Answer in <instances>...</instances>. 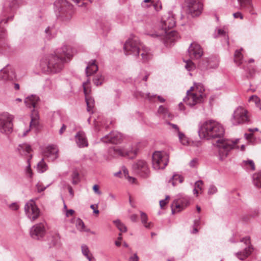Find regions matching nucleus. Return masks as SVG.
<instances>
[{
  "instance_id": "nucleus-56",
  "label": "nucleus",
  "mask_w": 261,
  "mask_h": 261,
  "mask_svg": "<svg viewBox=\"0 0 261 261\" xmlns=\"http://www.w3.org/2000/svg\"><path fill=\"white\" fill-rule=\"evenodd\" d=\"M50 27H48L47 28H46L45 30V32L46 34V37L48 39H50L51 38V34L50 33Z\"/></svg>"
},
{
  "instance_id": "nucleus-48",
  "label": "nucleus",
  "mask_w": 261,
  "mask_h": 261,
  "mask_svg": "<svg viewBox=\"0 0 261 261\" xmlns=\"http://www.w3.org/2000/svg\"><path fill=\"white\" fill-rule=\"evenodd\" d=\"M169 198V196L167 195L166 196V198L163 200H161L160 201V207L163 208L164 206L167 204L166 200H168Z\"/></svg>"
},
{
  "instance_id": "nucleus-53",
  "label": "nucleus",
  "mask_w": 261,
  "mask_h": 261,
  "mask_svg": "<svg viewBox=\"0 0 261 261\" xmlns=\"http://www.w3.org/2000/svg\"><path fill=\"white\" fill-rule=\"evenodd\" d=\"M233 16L235 18H240L241 19H243V16L240 12H238L233 14Z\"/></svg>"
},
{
  "instance_id": "nucleus-27",
  "label": "nucleus",
  "mask_w": 261,
  "mask_h": 261,
  "mask_svg": "<svg viewBox=\"0 0 261 261\" xmlns=\"http://www.w3.org/2000/svg\"><path fill=\"white\" fill-rule=\"evenodd\" d=\"M219 37H224L228 43V36L226 32L223 29H216L214 34V37L217 38Z\"/></svg>"
},
{
  "instance_id": "nucleus-39",
  "label": "nucleus",
  "mask_w": 261,
  "mask_h": 261,
  "mask_svg": "<svg viewBox=\"0 0 261 261\" xmlns=\"http://www.w3.org/2000/svg\"><path fill=\"white\" fill-rule=\"evenodd\" d=\"M76 227L80 231H84L85 230V224L84 222L81 219H78L76 220Z\"/></svg>"
},
{
  "instance_id": "nucleus-59",
  "label": "nucleus",
  "mask_w": 261,
  "mask_h": 261,
  "mask_svg": "<svg viewBox=\"0 0 261 261\" xmlns=\"http://www.w3.org/2000/svg\"><path fill=\"white\" fill-rule=\"evenodd\" d=\"M74 213V211L73 210H67L66 213L67 217L72 216Z\"/></svg>"
},
{
  "instance_id": "nucleus-54",
  "label": "nucleus",
  "mask_w": 261,
  "mask_h": 261,
  "mask_svg": "<svg viewBox=\"0 0 261 261\" xmlns=\"http://www.w3.org/2000/svg\"><path fill=\"white\" fill-rule=\"evenodd\" d=\"M139 257L136 253H135L133 256L129 258V261H138Z\"/></svg>"
},
{
  "instance_id": "nucleus-37",
  "label": "nucleus",
  "mask_w": 261,
  "mask_h": 261,
  "mask_svg": "<svg viewBox=\"0 0 261 261\" xmlns=\"http://www.w3.org/2000/svg\"><path fill=\"white\" fill-rule=\"evenodd\" d=\"M178 137L180 142L183 145H185L188 144V139L186 138L185 135L180 131H178Z\"/></svg>"
},
{
  "instance_id": "nucleus-50",
  "label": "nucleus",
  "mask_w": 261,
  "mask_h": 261,
  "mask_svg": "<svg viewBox=\"0 0 261 261\" xmlns=\"http://www.w3.org/2000/svg\"><path fill=\"white\" fill-rule=\"evenodd\" d=\"M203 184V182L201 180H198L196 181L195 184V186L196 189H199V190H201V187Z\"/></svg>"
},
{
  "instance_id": "nucleus-36",
  "label": "nucleus",
  "mask_w": 261,
  "mask_h": 261,
  "mask_svg": "<svg viewBox=\"0 0 261 261\" xmlns=\"http://www.w3.org/2000/svg\"><path fill=\"white\" fill-rule=\"evenodd\" d=\"M104 77L102 75H97L93 79V83L96 86H99L102 84Z\"/></svg>"
},
{
  "instance_id": "nucleus-23",
  "label": "nucleus",
  "mask_w": 261,
  "mask_h": 261,
  "mask_svg": "<svg viewBox=\"0 0 261 261\" xmlns=\"http://www.w3.org/2000/svg\"><path fill=\"white\" fill-rule=\"evenodd\" d=\"M95 60L90 62L86 68V74L87 76L94 74L98 70V66L95 64Z\"/></svg>"
},
{
  "instance_id": "nucleus-16",
  "label": "nucleus",
  "mask_w": 261,
  "mask_h": 261,
  "mask_svg": "<svg viewBox=\"0 0 261 261\" xmlns=\"http://www.w3.org/2000/svg\"><path fill=\"white\" fill-rule=\"evenodd\" d=\"M241 242H244L246 247L243 251L236 253V255L239 259L244 260L251 254L252 248L251 247L249 238H244Z\"/></svg>"
},
{
  "instance_id": "nucleus-24",
  "label": "nucleus",
  "mask_w": 261,
  "mask_h": 261,
  "mask_svg": "<svg viewBox=\"0 0 261 261\" xmlns=\"http://www.w3.org/2000/svg\"><path fill=\"white\" fill-rule=\"evenodd\" d=\"M39 100V97L36 95H32L31 96L28 97L24 100V103L26 106L28 108H35L36 104Z\"/></svg>"
},
{
  "instance_id": "nucleus-4",
  "label": "nucleus",
  "mask_w": 261,
  "mask_h": 261,
  "mask_svg": "<svg viewBox=\"0 0 261 261\" xmlns=\"http://www.w3.org/2000/svg\"><path fill=\"white\" fill-rule=\"evenodd\" d=\"M124 50L127 55H134L138 56L140 54L143 62H147L152 58V55L149 48L146 46H139L137 38L128 39L124 45Z\"/></svg>"
},
{
  "instance_id": "nucleus-34",
  "label": "nucleus",
  "mask_w": 261,
  "mask_h": 261,
  "mask_svg": "<svg viewBox=\"0 0 261 261\" xmlns=\"http://www.w3.org/2000/svg\"><path fill=\"white\" fill-rule=\"evenodd\" d=\"M32 115H34L35 116H32L31 121L30 122V125L31 127L36 126L38 125V123H39L38 122V116L36 114V113L34 109H33Z\"/></svg>"
},
{
  "instance_id": "nucleus-58",
  "label": "nucleus",
  "mask_w": 261,
  "mask_h": 261,
  "mask_svg": "<svg viewBox=\"0 0 261 261\" xmlns=\"http://www.w3.org/2000/svg\"><path fill=\"white\" fill-rule=\"evenodd\" d=\"M66 129V126L64 124H63L61 128H60V129L59 130V134L60 135H62V134H63V133L65 131Z\"/></svg>"
},
{
  "instance_id": "nucleus-42",
  "label": "nucleus",
  "mask_w": 261,
  "mask_h": 261,
  "mask_svg": "<svg viewBox=\"0 0 261 261\" xmlns=\"http://www.w3.org/2000/svg\"><path fill=\"white\" fill-rule=\"evenodd\" d=\"M31 157L30 159H28V160H27V162L28 163V166H27V168H26V172L29 174V176L30 177H32V175H33V172H32V169L31 168V164H30V161L31 160Z\"/></svg>"
},
{
  "instance_id": "nucleus-30",
  "label": "nucleus",
  "mask_w": 261,
  "mask_h": 261,
  "mask_svg": "<svg viewBox=\"0 0 261 261\" xmlns=\"http://www.w3.org/2000/svg\"><path fill=\"white\" fill-rule=\"evenodd\" d=\"M183 177L179 174H174L172 178L170 179L169 182H171L172 185L173 186H175L177 185V182L181 183L183 181Z\"/></svg>"
},
{
  "instance_id": "nucleus-63",
  "label": "nucleus",
  "mask_w": 261,
  "mask_h": 261,
  "mask_svg": "<svg viewBox=\"0 0 261 261\" xmlns=\"http://www.w3.org/2000/svg\"><path fill=\"white\" fill-rule=\"evenodd\" d=\"M169 124L173 128L177 130L178 132V131H179V128L176 124H172V123H169Z\"/></svg>"
},
{
  "instance_id": "nucleus-26",
  "label": "nucleus",
  "mask_w": 261,
  "mask_h": 261,
  "mask_svg": "<svg viewBox=\"0 0 261 261\" xmlns=\"http://www.w3.org/2000/svg\"><path fill=\"white\" fill-rule=\"evenodd\" d=\"M253 185L257 188H261V171L254 173L252 176Z\"/></svg>"
},
{
  "instance_id": "nucleus-25",
  "label": "nucleus",
  "mask_w": 261,
  "mask_h": 261,
  "mask_svg": "<svg viewBox=\"0 0 261 261\" xmlns=\"http://www.w3.org/2000/svg\"><path fill=\"white\" fill-rule=\"evenodd\" d=\"M18 150L21 155H27L32 151L30 145L24 143L18 146Z\"/></svg>"
},
{
  "instance_id": "nucleus-51",
  "label": "nucleus",
  "mask_w": 261,
  "mask_h": 261,
  "mask_svg": "<svg viewBox=\"0 0 261 261\" xmlns=\"http://www.w3.org/2000/svg\"><path fill=\"white\" fill-rule=\"evenodd\" d=\"M93 190L95 193L98 195H100L101 194V191L99 190V187L98 185H94L93 187Z\"/></svg>"
},
{
  "instance_id": "nucleus-29",
  "label": "nucleus",
  "mask_w": 261,
  "mask_h": 261,
  "mask_svg": "<svg viewBox=\"0 0 261 261\" xmlns=\"http://www.w3.org/2000/svg\"><path fill=\"white\" fill-rule=\"evenodd\" d=\"M17 0H8L5 4L4 10L8 12L9 11L8 10V8H9L10 10L14 8L17 5Z\"/></svg>"
},
{
  "instance_id": "nucleus-2",
  "label": "nucleus",
  "mask_w": 261,
  "mask_h": 261,
  "mask_svg": "<svg viewBox=\"0 0 261 261\" xmlns=\"http://www.w3.org/2000/svg\"><path fill=\"white\" fill-rule=\"evenodd\" d=\"M72 54L70 48L64 45L56 50L55 54L43 57L40 61V70L45 73H56L61 71L64 64L70 60Z\"/></svg>"
},
{
  "instance_id": "nucleus-9",
  "label": "nucleus",
  "mask_w": 261,
  "mask_h": 261,
  "mask_svg": "<svg viewBox=\"0 0 261 261\" xmlns=\"http://www.w3.org/2000/svg\"><path fill=\"white\" fill-rule=\"evenodd\" d=\"M231 121L234 125L248 122L249 118L248 111L243 107L237 108L234 111Z\"/></svg>"
},
{
  "instance_id": "nucleus-46",
  "label": "nucleus",
  "mask_w": 261,
  "mask_h": 261,
  "mask_svg": "<svg viewBox=\"0 0 261 261\" xmlns=\"http://www.w3.org/2000/svg\"><path fill=\"white\" fill-rule=\"evenodd\" d=\"M36 186V188L37 189V191L39 193H40V192L44 191L46 188V187H44L41 183H39V182L37 184Z\"/></svg>"
},
{
  "instance_id": "nucleus-57",
  "label": "nucleus",
  "mask_w": 261,
  "mask_h": 261,
  "mask_svg": "<svg viewBox=\"0 0 261 261\" xmlns=\"http://www.w3.org/2000/svg\"><path fill=\"white\" fill-rule=\"evenodd\" d=\"M131 221L133 222H136L138 219V216L136 214H133L130 216Z\"/></svg>"
},
{
  "instance_id": "nucleus-5",
  "label": "nucleus",
  "mask_w": 261,
  "mask_h": 261,
  "mask_svg": "<svg viewBox=\"0 0 261 261\" xmlns=\"http://www.w3.org/2000/svg\"><path fill=\"white\" fill-rule=\"evenodd\" d=\"M55 12L58 19L67 21L72 17V6L66 0H57L54 3Z\"/></svg>"
},
{
  "instance_id": "nucleus-21",
  "label": "nucleus",
  "mask_w": 261,
  "mask_h": 261,
  "mask_svg": "<svg viewBox=\"0 0 261 261\" xmlns=\"http://www.w3.org/2000/svg\"><path fill=\"white\" fill-rule=\"evenodd\" d=\"M75 138L76 143L79 147L88 146V143L84 132L82 131L77 132Z\"/></svg>"
},
{
  "instance_id": "nucleus-3",
  "label": "nucleus",
  "mask_w": 261,
  "mask_h": 261,
  "mask_svg": "<svg viewBox=\"0 0 261 261\" xmlns=\"http://www.w3.org/2000/svg\"><path fill=\"white\" fill-rule=\"evenodd\" d=\"M175 25V19L173 16L163 18L161 22L162 29L159 32L150 34L153 37L160 38L167 45L169 43H173L179 38L178 33L175 31L168 32L167 29L173 28Z\"/></svg>"
},
{
  "instance_id": "nucleus-19",
  "label": "nucleus",
  "mask_w": 261,
  "mask_h": 261,
  "mask_svg": "<svg viewBox=\"0 0 261 261\" xmlns=\"http://www.w3.org/2000/svg\"><path fill=\"white\" fill-rule=\"evenodd\" d=\"M189 203V202L185 199L180 198L174 200L171 206L172 214L180 212L185 208Z\"/></svg>"
},
{
  "instance_id": "nucleus-18",
  "label": "nucleus",
  "mask_w": 261,
  "mask_h": 261,
  "mask_svg": "<svg viewBox=\"0 0 261 261\" xmlns=\"http://www.w3.org/2000/svg\"><path fill=\"white\" fill-rule=\"evenodd\" d=\"M114 151L117 154L123 156H127L130 159H134L138 153V149L137 148L133 150H128L117 147L114 148Z\"/></svg>"
},
{
  "instance_id": "nucleus-41",
  "label": "nucleus",
  "mask_w": 261,
  "mask_h": 261,
  "mask_svg": "<svg viewBox=\"0 0 261 261\" xmlns=\"http://www.w3.org/2000/svg\"><path fill=\"white\" fill-rule=\"evenodd\" d=\"M244 165L246 166L250 167L251 169L252 170H255V165L253 161L252 160H248V161H244L243 162Z\"/></svg>"
},
{
  "instance_id": "nucleus-44",
  "label": "nucleus",
  "mask_w": 261,
  "mask_h": 261,
  "mask_svg": "<svg viewBox=\"0 0 261 261\" xmlns=\"http://www.w3.org/2000/svg\"><path fill=\"white\" fill-rule=\"evenodd\" d=\"M72 182L73 185H76L78 183L79 180V174L77 172H74L72 175Z\"/></svg>"
},
{
  "instance_id": "nucleus-11",
  "label": "nucleus",
  "mask_w": 261,
  "mask_h": 261,
  "mask_svg": "<svg viewBox=\"0 0 261 261\" xmlns=\"http://www.w3.org/2000/svg\"><path fill=\"white\" fill-rule=\"evenodd\" d=\"M186 3L192 17L198 16L201 13L203 5L200 0H186Z\"/></svg>"
},
{
  "instance_id": "nucleus-64",
  "label": "nucleus",
  "mask_w": 261,
  "mask_h": 261,
  "mask_svg": "<svg viewBox=\"0 0 261 261\" xmlns=\"http://www.w3.org/2000/svg\"><path fill=\"white\" fill-rule=\"evenodd\" d=\"M164 111H165V108L162 106H161L159 107V110H158V112L159 113H164Z\"/></svg>"
},
{
  "instance_id": "nucleus-28",
  "label": "nucleus",
  "mask_w": 261,
  "mask_h": 261,
  "mask_svg": "<svg viewBox=\"0 0 261 261\" xmlns=\"http://www.w3.org/2000/svg\"><path fill=\"white\" fill-rule=\"evenodd\" d=\"M242 49V48H241L240 49L236 50L234 54V62L238 65H241L242 63V61L243 57L241 53Z\"/></svg>"
},
{
  "instance_id": "nucleus-1",
  "label": "nucleus",
  "mask_w": 261,
  "mask_h": 261,
  "mask_svg": "<svg viewBox=\"0 0 261 261\" xmlns=\"http://www.w3.org/2000/svg\"><path fill=\"white\" fill-rule=\"evenodd\" d=\"M198 133L201 138L207 140L218 139L214 145L218 152L220 160L223 161L228 154L229 151L234 148L238 143L230 140L224 139L225 130L223 126L216 121L209 120L204 122L200 126Z\"/></svg>"
},
{
  "instance_id": "nucleus-15",
  "label": "nucleus",
  "mask_w": 261,
  "mask_h": 261,
  "mask_svg": "<svg viewBox=\"0 0 261 261\" xmlns=\"http://www.w3.org/2000/svg\"><path fill=\"white\" fill-rule=\"evenodd\" d=\"M45 234V228L42 223L34 225L30 229L31 237L35 240H39L43 237Z\"/></svg>"
},
{
  "instance_id": "nucleus-52",
  "label": "nucleus",
  "mask_w": 261,
  "mask_h": 261,
  "mask_svg": "<svg viewBox=\"0 0 261 261\" xmlns=\"http://www.w3.org/2000/svg\"><path fill=\"white\" fill-rule=\"evenodd\" d=\"M197 164V159H194L189 163L190 166L191 167H195Z\"/></svg>"
},
{
  "instance_id": "nucleus-17",
  "label": "nucleus",
  "mask_w": 261,
  "mask_h": 261,
  "mask_svg": "<svg viewBox=\"0 0 261 261\" xmlns=\"http://www.w3.org/2000/svg\"><path fill=\"white\" fill-rule=\"evenodd\" d=\"M189 56L191 59H199L203 55V51L200 46L195 43L191 44L188 49Z\"/></svg>"
},
{
  "instance_id": "nucleus-22",
  "label": "nucleus",
  "mask_w": 261,
  "mask_h": 261,
  "mask_svg": "<svg viewBox=\"0 0 261 261\" xmlns=\"http://www.w3.org/2000/svg\"><path fill=\"white\" fill-rule=\"evenodd\" d=\"M85 83H83L84 92L85 95V100L87 104V110L90 113H93V108L94 107V100L88 93L87 90L85 86Z\"/></svg>"
},
{
  "instance_id": "nucleus-61",
  "label": "nucleus",
  "mask_w": 261,
  "mask_h": 261,
  "mask_svg": "<svg viewBox=\"0 0 261 261\" xmlns=\"http://www.w3.org/2000/svg\"><path fill=\"white\" fill-rule=\"evenodd\" d=\"M10 207L13 210H17L18 208V206L16 203H13L10 205Z\"/></svg>"
},
{
  "instance_id": "nucleus-45",
  "label": "nucleus",
  "mask_w": 261,
  "mask_h": 261,
  "mask_svg": "<svg viewBox=\"0 0 261 261\" xmlns=\"http://www.w3.org/2000/svg\"><path fill=\"white\" fill-rule=\"evenodd\" d=\"M241 7L244 8L250 4V0H238Z\"/></svg>"
},
{
  "instance_id": "nucleus-6",
  "label": "nucleus",
  "mask_w": 261,
  "mask_h": 261,
  "mask_svg": "<svg viewBox=\"0 0 261 261\" xmlns=\"http://www.w3.org/2000/svg\"><path fill=\"white\" fill-rule=\"evenodd\" d=\"M204 88L199 87H191L190 89L187 92V96L184 98V101L190 106H193L203 101L204 94Z\"/></svg>"
},
{
  "instance_id": "nucleus-60",
  "label": "nucleus",
  "mask_w": 261,
  "mask_h": 261,
  "mask_svg": "<svg viewBox=\"0 0 261 261\" xmlns=\"http://www.w3.org/2000/svg\"><path fill=\"white\" fill-rule=\"evenodd\" d=\"M68 191L72 197L74 196V192L72 187L70 186H68Z\"/></svg>"
},
{
  "instance_id": "nucleus-49",
  "label": "nucleus",
  "mask_w": 261,
  "mask_h": 261,
  "mask_svg": "<svg viewBox=\"0 0 261 261\" xmlns=\"http://www.w3.org/2000/svg\"><path fill=\"white\" fill-rule=\"evenodd\" d=\"M144 2L145 3H150L149 5L148 6V7H150V6L152 5L155 9H156V1L154 0H144Z\"/></svg>"
},
{
  "instance_id": "nucleus-32",
  "label": "nucleus",
  "mask_w": 261,
  "mask_h": 261,
  "mask_svg": "<svg viewBox=\"0 0 261 261\" xmlns=\"http://www.w3.org/2000/svg\"><path fill=\"white\" fill-rule=\"evenodd\" d=\"M141 213V219L142 223L143 224L144 226L147 228H150L151 227L152 224L151 223H147V221L148 219L147 215L142 212H140Z\"/></svg>"
},
{
  "instance_id": "nucleus-7",
  "label": "nucleus",
  "mask_w": 261,
  "mask_h": 261,
  "mask_svg": "<svg viewBox=\"0 0 261 261\" xmlns=\"http://www.w3.org/2000/svg\"><path fill=\"white\" fill-rule=\"evenodd\" d=\"M169 156L161 151H155L152 156V168L155 170L164 169L168 165Z\"/></svg>"
},
{
  "instance_id": "nucleus-55",
  "label": "nucleus",
  "mask_w": 261,
  "mask_h": 261,
  "mask_svg": "<svg viewBox=\"0 0 261 261\" xmlns=\"http://www.w3.org/2000/svg\"><path fill=\"white\" fill-rule=\"evenodd\" d=\"M90 208L93 210V213L96 214H99V212L97 210V205L95 206L93 204L90 205Z\"/></svg>"
},
{
  "instance_id": "nucleus-13",
  "label": "nucleus",
  "mask_w": 261,
  "mask_h": 261,
  "mask_svg": "<svg viewBox=\"0 0 261 261\" xmlns=\"http://www.w3.org/2000/svg\"><path fill=\"white\" fill-rule=\"evenodd\" d=\"M15 77L14 69L9 64L0 70V81H12Z\"/></svg>"
},
{
  "instance_id": "nucleus-33",
  "label": "nucleus",
  "mask_w": 261,
  "mask_h": 261,
  "mask_svg": "<svg viewBox=\"0 0 261 261\" xmlns=\"http://www.w3.org/2000/svg\"><path fill=\"white\" fill-rule=\"evenodd\" d=\"M47 169V166L42 159L37 164V170L39 172L43 173Z\"/></svg>"
},
{
  "instance_id": "nucleus-8",
  "label": "nucleus",
  "mask_w": 261,
  "mask_h": 261,
  "mask_svg": "<svg viewBox=\"0 0 261 261\" xmlns=\"http://www.w3.org/2000/svg\"><path fill=\"white\" fill-rule=\"evenodd\" d=\"M14 117L8 113L0 114V132L8 134L13 131V120Z\"/></svg>"
},
{
  "instance_id": "nucleus-62",
  "label": "nucleus",
  "mask_w": 261,
  "mask_h": 261,
  "mask_svg": "<svg viewBox=\"0 0 261 261\" xmlns=\"http://www.w3.org/2000/svg\"><path fill=\"white\" fill-rule=\"evenodd\" d=\"M252 134L250 133V134H245L244 135V136L245 137V138L247 139V140H249V139H251V138L252 137Z\"/></svg>"
},
{
  "instance_id": "nucleus-12",
  "label": "nucleus",
  "mask_w": 261,
  "mask_h": 261,
  "mask_svg": "<svg viewBox=\"0 0 261 261\" xmlns=\"http://www.w3.org/2000/svg\"><path fill=\"white\" fill-rule=\"evenodd\" d=\"M25 213L28 217L32 221H35L39 216L40 211L35 202L31 200L24 206Z\"/></svg>"
},
{
  "instance_id": "nucleus-31",
  "label": "nucleus",
  "mask_w": 261,
  "mask_h": 261,
  "mask_svg": "<svg viewBox=\"0 0 261 261\" xmlns=\"http://www.w3.org/2000/svg\"><path fill=\"white\" fill-rule=\"evenodd\" d=\"M81 249L83 255L86 257L89 261H92V256L90 252L88 246L84 244L82 245L81 246Z\"/></svg>"
},
{
  "instance_id": "nucleus-10",
  "label": "nucleus",
  "mask_w": 261,
  "mask_h": 261,
  "mask_svg": "<svg viewBox=\"0 0 261 261\" xmlns=\"http://www.w3.org/2000/svg\"><path fill=\"white\" fill-rule=\"evenodd\" d=\"M133 169L136 174L142 177L147 178L150 175V170L146 161L139 160L133 165Z\"/></svg>"
},
{
  "instance_id": "nucleus-38",
  "label": "nucleus",
  "mask_w": 261,
  "mask_h": 261,
  "mask_svg": "<svg viewBox=\"0 0 261 261\" xmlns=\"http://www.w3.org/2000/svg\"><path fill=\"white\" fill-rule=\"evenodd\" d=\"M122 171L126 178L128 179L129 181H131L132 182H135V178L132 177L128 175V171L125 167H122Z\"/></svg>"
},
{
  "instance_id": "nucleus-40",
  "label": "nucleus",
  "mask_w": 261,
  "mask_h": 261,
  "mask_svg": "<svg viewBox=\"0 0 261 261\" xmlns=\"http://www.w3.org/2000/svg\"><path fill=\"white\" fill-rule=\"evenodd\" d=\"M186 63L185 68L187 70L191 71L195 68L194 64L190 60H187Z\"/></svg>"
},
{
  "instance_id": "nucleus-20",
  "label": "nucleus",
  "mask_w": 261,
  "mask_h": 261,
  "mask_svg": "<svg viewBox=\"0 0 261 261\" xmlns=\"http://www.w3.org/2000/svg\"><path fill=\"white\" fill-rule=\"evenodd\" d=\"M59 150L57 146L54 145L48 146L44 152L45 156L49 158L52 161H55L59 157Z\"/></svg>"
},
{
  "instance_id": "nucleus-14",
  "label": "nucleus",
  "mask_w": 261,
  "mask_h": 261,
  "mask_svg": "<svg viewBox=\"0 0 261 261\" xmlns=\"http://www.w3.org/2000/svg\"><path fill=\"white\" fill-rule=\"evenodd\" d=\"M105 143H111L113 144H119L122 141V136L120 133L117 132H111L101 139Z\"/></svg>"
},
{
  "instance_id": "nucleus-47",
  "label": "nucleus",
  "mask_w": 261,
  "mask_h": 261,
  "mask_svg": "<svg viewBox=\"0 0 261 261\" xmlns=\"http://www.w3.org/2000/svg\"><path fill=\"white\" fill-rule=\"evenodd\" d=\"M217 192V188L214 185H211L209 188V189L208 191V194H214L216 193Z\"/></svg>"
},
{
  "instance_id": "nucleus-35",
  "label": "nucleus",
  "mask_w": 261,
  "mask_h": 261,
  "mask_svg": "<svg viewBox=\"0 0 261 261\" xmlns=\"http://www.w3.org/2000/svg\"><path fill=\"white\" fill-rule=\"evenodd\" d=\"M114 223L116 225L117 227L121 232H126L127 230L126 227L119 220L114 221Z\"/></svg>"
},
{
  "instance_id": "nucleus-43",
  "label": "nucleus",
  "mask_w": 261,
  "mask_h": 261,
  "mask_svg": "<svg viewBox=\"0 0 261 261\" xmlns=\"http://www.w3.org/2000/svg\"><path fill=\"white\" fill-rule=\"evenodd\" d=\"M260 100V98L256 96V95H252L251 97H250L249 101L251 102H254L255 105L256 104H259V101Z\"/></svg>"
}]
</instances>
